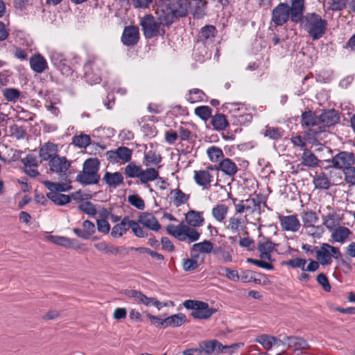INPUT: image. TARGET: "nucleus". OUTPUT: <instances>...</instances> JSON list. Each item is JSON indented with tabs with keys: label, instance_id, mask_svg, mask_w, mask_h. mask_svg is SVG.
Here are the masks:
<instances>
[{
	"label": "nucleus",
	"instance_id": "20e7f679",
	"mask_svg": "<svg viewBox=\"0 0 355 355\" xmlns=\"http://www.w3.org/2000/svg\"><path fill=\"white\" fill-rule=\"evenodd\" d=\"M327 22L315 13H308L305 16L304 28L313 40L321 38L325 33Z\"/></svg>",
	"mask_w": 355,
	"mask_h": 355
},
{
	"label": "nucleus",
	"instance_id": "9d476101",
	"mask_svg": "<svg viewBox=\"0 0 355 355\" xmlns=\"http://www.w3.org/2000/svg\"><path fill=\"white\" fill-rule=\"evenodd\" d=\"M139 24L144 36L149 39L155 37L159 33V26L162 25L160 23L158 24L151 15L141 17Z\"/></svg>",
	"mask_w": 355,
	"mask_h": 355
},
{
	"label": "nucleus",
	"instance_id": "f8f14e48",
	"mask_svg": "<svg viewBox=\"0 0 355 355\" xmlns=\"http://www.w3.org/2000/svg\"><path fill=\"white\" fill-rule=\"evenodd\" d=\"M291 18L289 6L286 3H279L272 11L271 21L278 26L288 22Z\"/></svg>",
	"mask_w": 355,
	"mask_h": 355
},
{
	"label": "nucleus",
	"instance_id": "473e14b6",
	"mask_svg": "<svg viewBox=\"0 0 355 355\" xmlns=\"http://www.w3.org/2000/svg\"><path fill=\"white\" fill-rule=\"evenodd\" d=\"M228 207L224 204H217L211 209V215L213 218L218 223H223L225 220L227 213Z\"/></svg>",
	"mask_w": 355,
	"mask_h": 355
},
{
	"label": "nucleus",
	"instance_id": "6e6552de",
	"mask_svg": "<svg viewBox=\"0 0 355 355\" xmlns=\"http://www.w3.org/2000/svg\"><path fill=\"white\" fill-rule=\"evenodd\" d=\"M315 255L318 262L322 266H326L331 264L333 257L338 259L340 253L338 248L328 243H322L320 248L316 250Z\"/></svg>",
	"mask_w": 355,
	"mask_h": 355
},
{
	"label": "nucleus",
	"instance_id": "0eeeda50",
	"mask_svg": "<svg viewBox=\"0 0 355 355\" xmlns=\"http://www.w3.org/2000/svg\"><path fill=\"white\" fill-rule=\"evenodd\" d=\"M302 125L309 127L306 135L309 139L318 140L319 135L324 132V127L319 124V117H317L311 111L305 112L302 114Z\"/></svg>",
	"mask_w": 355,
	"mask_h": 355
},
{
	"label": "nucleus",
	"instance_id": "1a4fd4ad",
	"mask_svg": "<svg viewBox=\"0 0 355 355\" xmlns=\"http://www.w3.org/2000/svg\"><path fill=\"white\" fill-rule=\"evenodd\" d=\"M204 355H218L223 353L225 349L236 350L239 343H234L230 345H223L217 340H211L199 343Z\"/></svg>",
	"mask_w": 355,
	"mask_h": 355
},
{
	"label": "nucleus",
	"instance_id": "680f3d73",
	"mask_svg": "<svg viewBox=\"0 0 355 355\" xmlns=\"http://www.w3.org/2000/svg\"><path fill=\"white\" fill-rule=\"evenodd\" d=\"M128 202L139 210H144L145 209V202L138 195H130L128 197Z\"/></svg>",
	"mask_w": 355,
	"mask_h": 355
},
{
	"label": "nucleus",
	"instance_id": "a18cd8bd",
	"mask_svg": "<svg viewBox=\"0 0 355 355\" xmlns=\"http://www.w3.org/2000/svg\"><path fill=\"white\" fill-rule=\"evenodd\" d=\"M140 223L136 220L130 219L129 229H131L134 235L138 238H145L148 236V234L143 227L140 226Z\"/></svg>",
	"mask_w": 355,
	"mask_h": 355
},
{
	"label": "nucleus",
	"instance_id": "b1692460",
	"mask_svg": "<svg viewBox=\"0 0 355 355\" xmlns=\"http://www.w3.org/2000/svg\"><path fill=\"white\" fill-rule=\"evenodd\" d=\"M275 243L270 239L263 238L259 242L258 250L260 253V259H267L268 261H271V252L275 249Z\"/></svg>",
	"mask_w": 355,
	"mask_h": 355
},
{
	"label": "nucleus",
	"instance_id": "e433bc0d",
	"mask_svg": "<svg viewBox=\"0 0 355 355\" xmlns=\"http://www.w3.org/2000/svg\"><path fill=\"white\" fill-rule=\"evenodd\" d=\"M159 176V172L153 168H148L146 170L141 169L139 180L142 184L155 180Z\"/></svg>",
	"mask_w": 355,
	"mask_h": 355
},
{
	"label": "nucleus",
	"instance_id": "bf43d9fd",
	"mask_svg": "<svg viewBox=\"0 0 355 355\" xmlns=\"http://www.w3.org/2000/svg\"><path fill=\"white\" fill-rule=\"evenodd\" d=\"M313 184L316 189H327L330 187V182L328 178L323 173L314 178Z\"/></svg>",
	"mask_w": 355,
	"mask_h": 355
},
{
	"label": "nucleus",
	"instance_id": "aec40b11",
	"mask_svg": "<svg viewBox=\"0 0 355 355\" xmlns=\"http://www.w3.org/2000/svg\"><path fill=\"white\" fill-rule=\"evenodd\" d=\"M254 341L260 344L266 350H270L273 346L284 345L283 340L268 334L259 335Z\"/></svg>",
	"mask_w": 355,
	"mask_h": 355
},
{
	"label": "nucleus",
	"instance_id": "3c124183",
	"mask_svg": "<svg viewBox=\"0 0 355 355\" xmlns=\"http://www.w3.org/2000/svg\"><path fill=\"white\" fill-rule=\"evenodd\" d=\"M141 166L134 162L129 163L125 168V175L130 178H139L141 172Z\"/></svg>",
	"mask_w": 355,
	"mask_h": 355
},
{
	"label": "nucleus",
	"instance_id": "4468645a",
	"mask_svg": "<svg viewBox=\"0 0 355 355\" xmlns=\"http://www.w3.org/2000/svg\"><path fill=\"white\" fill-rule=\"evenodd\" d=\"M278 219L283 231L297 232L302 225L296 215L279 216Z\"/></svg>",
	"mask_w": 355,
	"mask_h": 355
},
{
	"label": "nucleus",
	"instance_id": "423d86ee",
	"mask_svg": "<svg viewBox=\"0 0 355 355\" xmlns=\"http://www.w3.org/2000/svg\"><path fill=\"white\" fill-rule=\"evenodd\" d=\"M182 305L185 309L192 311L191 315L195 319L207 320L216 312V309L209 307L207 303L202 301L187 300Z\"/></svg>",
	"mask_w": 355,
	"mask_h": 355
},
{
	"label": "nucleus",
	"instance_id": "72a5a7b5",
	"mask_svg": "<svg viewBox=\"0 0 355 355\" xmlns=\"http://www.w3.org/2000/svg\"><path fill=\"white\" fill-rule=\"evenodd\" d=\"M302 164L308 168H314L318 165L319 160L309 150L304 148L301 156Z\"/></svg>",
	"mask_w": 355,
	"mask_h": 355
},
{
	"label": "nucleus",
	"instance_id": "052dcab7",
	"mask_svg": "<svg viewBox=\"0 0 355 355\" xmlns=\"http://www.w3.org/2000/svg\"><path fill=\"white\" fill-rule=\"evenodd\" d=\"M78 209L86 214L93 216L96 214L94 205L90 201H83L78 205Z\"/></svg>",
	"mask_w": 355,
	"mask_h": 355
},
{
	"label": "nucleus",
	"instance_id": "8fccbe9b",
	"mask_svg": "<svg viewBox=\"0 0 355 355\" xmlns=\"http://www.w3.org/2000/svg\"><path fill=\"white\" fill-rule=\"evenodd\" d=\"M119 162L121 163L129 162L132 157V150L128 147L121 146L116 149Z\"/></svg>",
	"mask_w": 355,
	"mask_h": 355
},
{
	"label": "nucleus",
	"instance_id": "ea45409f",
	"mask_svg": "<svg viewBox=\"0 0 355 355\" xmlns=\"http://www.w3.org/2000/svg\"><path fill=\"white\" fill-rule=\"evenodd\" d=\"M304 233L313 239H320L324 232L321 225H311L302 228Z\"/></svg>",
	"mask_w": 355,
	"mask_h": 355
},
{
	"label": "nucleus",
	"instance_id": "c9c22d12",
	"mask_svg": "<svg viewBox=\"0 0 355 355\" xmlns=\"http://www.w3.org/2000/svg\"><path fill=\"white\" fill-rule=\"evenodd\" d=\"M46 197L59 206L64 205L71 201V197L69 196L58 192H49L46 193Z\"/></svg>",
	"mask_w": 355,
	"mask_h": 355
},
{
	"label": "nucleus",
	"instance_id": "de8ad7c7",
	"mask_svg": "<svg viewBox=\"0 0 355 355\" xmlns=\"http://www.w3.org/2000/svg\"><path fill=\"white\" fill-rule=\"evenodd\" d=\"M213 254L225 263H230L232 261V253L230 250H225L223 247H218L214 249Z\"/></svg>",
	"mask_w": 355,
	"mask_h": 355
},
{
	"label": "nucleus",
	"instance_id": "f03ea898",
	"mask_svg": "<svg viewBox=\"0 0 355 355\" xmlns=\"http://www.w3.org/2000/svg\"><path fill=\"white\" fill-rule=\"evenodd\" d=\"M195 0H168L157 5L156 15L162 26H170L174 18L186 17L192 9Z\"/></svg>",
	"mask_w": 355,
	"mask_h": 355
},
{
	"label": "nucleus",
	"instance_id": "f704fd0d",
	"mask_svg": "<svg viewBox=\"0 0 355 355\" xmlns=\"http://www.w3.org/2000/svg\"><path fill=\"white\" fill-rule=\"evenodd\" d=\"M103 180L109 186L116 187L123 182V177L119 172H106L104 175Z\"/></svg>",
	"mask_w": 355,
	"mask_h": 355
},
{
	"label": "nucleus",
	"instance_id": "864d4df0",
	"mask_svg": "<svg viewBox=\"0 0 355 355\" xmlns=\"http://www.w3.org/2000/svg\"><path fill=\"white\" fill-rule=\"evenodd\" d=\"M205 98V94L199 89H193L189 91L187 100L191 103H196L203 101Z\"/></svg>",
	"mask_w": 355,
	"mask_h": 355
},
{
	"label": "nucleus",
	"instance_id": "603ef678",
	"mask_svg": "<svg viewBox=\"0 0 355 355\" xmlns=\"http://www.w3.org/2000/svg\"><path fill=\"white\" fill-rule=\"evenodd\" d=\"M207 154L212 162H217L224 156L223 150L217 147L212 146L207 150Z\"/></svg>",
	"mask_w": 355,
	"mask_h": 355
},
{
	"label": "nucleus",
	"instance_id": "412c9836",
	"mask_svg": "<svg viewBox=\"0 0 355 355\" xmlns=\"http://www.w3.org/2000/svg\"><path fill=\"white\" fill-rule=\"evenodd\" d=\"M47 240L51 243L60 245L62 247L70 249L77 250L80 248L78 241L74 239H69L64 236L49 235L46 237Z\"/></svg>",
	"mask_w": 355,
	"mask_h": 355
},
{
	"label": "nucleus",
	"instance_id": "6ab92c4d",
	"mask_svg": "<svg viewBox=\"0 0 355 355\" xmlns=\"http://www.w3.org/2000/svg\"><path fill=\"white\" fill-rule=\"evenodd\" d=\"M138 222L144 227L154 232H158L161 228L157 219L150 213H141L138 216Z\"/></svg>",
	"mask_w": 355,
	"mask_h": 355
},
{
	"label": "nucleus",
	"instance_id": "774afa93",
	"mask_svg": "<svg viewBox=\"0 0 355 355\" xmlns=\"http://www.w3.org/2000/svg\"><path fill=\"white\" fill-rule=\"evenodd\" d=\"M285 264L291 268H297L304 271V266L306 264V261L304 259L295 258L288 260L285 262Z\"/></svg>",
	"mask_w": 355,
	"mask_h": 355
},
{
	"label": "nucleus",
	"instance_id": "c85d7f7f",
	"mask_svg": "<svg viewBox=\"0 0 355 355\" xmlns=\"http://www.w3.org/2000/svg\"><path fill=\"white\" fill-rule=\"evenodd\" d=\"M129 220L128 216L124 217L120 223L112 227L110 235L114 239H118L125 234L129 230Z\"/></svg>",
	"mask_w": 355,
	"mask_h": 355
},
{
	"label": "nucleus",
	"instance_id": "2f4dec72",
	"mask_svg": "<svg viewBox=\"0 0 355 355\" xmlns=\"http://www.w3.org/2000/svg\"><path fill=\"white\" fill-rule=\"evenodd\" d=\"M331 238L335 242L338 243H344L348 236H349L351 232L350 230L344 226H340L335 227L332 230Z\"/></svg>",
	"mask_w": 355,
	"mask_h": 355
},
{
	"label": "nucleus",
	"instance_id": "5fc2aeb1",
	"mask_svg": "<svg viewBox=\"0 0 355 355\" xmlns=\"http://www.w3.org/2000/svg\"><path fill=\"white\" fill-rule=\"evenodd\" d=\"M44 184L49 190V192L61 193L63 191H67L70 189V187H68L64 184L52 182L50 181H44Z\"/></svg>",
	"mask_w": 355,
	"mask_h": 355
},
{
	"label": "nucleus",
	"instance_id": "49530a36",
	"mask_svg": "<svg viewBox=\"0 0 355 355\" xmlns=\"http://www.w3.org/2000/svg\"><path fill=\"white\" fill-rule=\"evenodd\" d=\"M242 220L238 216H232L228 219L226 228L232 233H238L242 227Z\"/></svg>",
	"mask_w": 355,
	"mask_h": 355
},
{
	"label": "nucleus",
	"instance_id": "37998d69",
	"mask_svg": "<svg viewBox=\"0 0 355 355\" xmlns=\"http://www.w3.org/2000/svg\"><path fill=\"white\" fill-rule=\"evenodd\" d=\"M245 204V210L250 214L254 213L257 210L259 209L261 200L258 196L250 197L245 200H243Z\"/></svg>",
	"mask_w": 355,
	"mask_h": 355
},
{
	"label": "nucleus",
	"instance_id": "a211bd4d",
	"mask_svg": "<svg viewBox=\"0 0 355 355\" xmlns=\"http://www.w3.org/2000/svg\"><path fill=\"white\" fill-rule=\"evenodd\" d=\"M305 11L304 0H291L289 12L293 22L298 23L303 17Z\"/></svg>",
	"mask_w": 355,
	"mask_h": 355
},
{
	"label": "nucleus",
	"instance_id": "2eb2a0df",
	"mask_svg": "<svg viewBox=\"0 0 355 355\" xmlns=\"http://www.w3.org/2000/svg\"><path fill=\"white\" fill-rule=\"evenodd\" d=\"M50 171L59 175H64L71 166L65 157L56 156L51 159L49 163Z\"/></svg>",
	"mask_w": 355,
	"mask_h": 355
},
{
	"label": "nucleus",
	"instance_id": "79ce46f5",
	"mask_svg": "<svg viewBox=\"0 0 355 355\" xmlns=\"http://www.w3.org/2000/svg\"><path fill=\"white\" fill-rule=\"evenodd\" d=\"M162 161V157L160 155L156 153L153 150H149L144 155V164L146 166H157Z\"/></svg>",
	"mask_w": 355,
	"mask_h": 355
},
{
	"label": "nucleus",
	"instance_id": "e2e57ef3",
	"mask_svg": "<svg viewBox=\"0 0 355 355\" xmlns=\"http://www.w3.org/2000/svg\"><path fill=\"white\" fill-rule=\"evenodd\" d=\"M195 114L203 121H207L211 114V110L208 106H199L195 109Z\"/></svg>",
	"mask_w": 355,
	"mask_h": 355
},
{
	"label": "nucleus",
	"instance_id": "4c0bfd02",
	"mask_svg": "<svg viewBox=\"0 0 355 355\" xmlns=\"http://www.w3.org/2000/svg\"><path fill=\"white\" fill-rule=\"evenodd\" d=\"M301 218L302 221V228L316 224L319 220L316 213L312 210L304 211L301 214Z\"/></svg>",
	"mask_w": 355,
	"mask_h": 355
},
{
	"label": "nucleus",
	"instance_id": "7c9ffc66",
	"mask_svg": "<svg viewBox=\"0 0 355 355\" xmlns=\"http://www.w3.org/2000/svg\"><path fill=\"white\" fill-rule=\"evenodd\" d=\"M322 225L328 230H332L335 227L340 225L342 218L337 213L332 211L327 215L322 216Z\"/></svg>",
	"mask_w": 355,
	"mask_h": 355
},
{
	"label": "nucleus",
	"instance_id": "09e8293b",
	"mask_svg": "<svg viewBox=\"0 0 355 355\" xmlns=\"http://www.w3.org/2000/svg\"><path fill=\"white\" fill-rule=\"evenodd\" d=\"M3 96L8 102L15 103L21 96V92L16 88H6L3 90Z\"/></svg>",
	"mask_w": 355,
	"mask_h": 355
},
{
	"label": "nucleus",
	"instance_id": "5701e85b",
	"mask_svg": "<svg viewBox=\"0 0 355 355\" xmlns=\"http://www.w3.org/2000/svg\"><path fill=\"white\" fill-rule=\"evenodd\" d=\"M31 69L35 73H42L48 69L46 60L40 53L33 55L29 59Z\"/></svg>",
	"mask_w": 355,
	"mask_h": 355
},
{
	"label": "nucleus",
	"instance_id": "58836bf2",
	"mask_svg": "<svg viewBox=\"0 0 355 355\" xmlns=\"http://www.w3.org/2000/svg\"><path fill=\"white\" fill-rule=\"evenodd\" d=\"M166 327H178L182 326L186 322V316L183 313L172 315L164 319Z\"/></svg>",
	"mask_w": 355,
	"mask_h": 355
},
{
	"label": "nucleus",
	"instance_id": "f257e3e1",
	"mask_svg": "<svg viewBox=\"0 0 355 355\" xmlns=\"http://www.w3.org/2000/svg\"><path fill=\"white\" fill-rule=\"evenodd\" d=\"M187 224L181 222L178 225L169 224L166 230L168 234L178 239L180 241L193 243L197 241L200 237V232L194 227L203 225L205 220L202 213L194 210L189 211L185 214Z\"/></svg>",
	"mask_w": 355,
	"mask_h": 355
},
{
	"label": "nucleus",
	"instance_id": "c03bdc74",
	"mask_svg": "<svg viewBox=\"0 0 355 355\" xmlns=\"http://www.w3.org/2000/svg\"><path fill=\"white\" fill-rule=\"evenodd\" d=\"M171 194L173 196V202L176 207L184 205L189 199V196L179 189L172 190Z\"/></svg>",
	"mask_w": 355,
	"mask_h": 355
},
{
	"label": "nucleus",
	"instance_id": "bb28decb",
	"mask_svg": "<svg viewBox=\"0 0 355 355\" xmlns=\"http://www.w3.org/2000/svg\"><path fill=\"white\" fill-rule=\"evenodd\" d=\"M338 121L339 116L334 110H330L324 112L319 116V124L322 127H324V130L325 127L334 125L335 124L338 123Z\"/></svg>",
	"mask_w": 355,
	"mask_h": 355
},
{
	"label": "nucleus",
	"instance_id": "cd10ccee",
	"mask_svg": "<svg viewBox=\"0 0 355 355\" xmlns=\"http://www.w3.org/2000/svg\"><path fill=\"white\" fill-rule=\"evenodd\" d=\"M58 146L52 142L45 143L40 149L39 155L44 161L51 160L54 157L58 156Z\"/></svg>",
	"mask_w": 355,
	"mask_h": 355
},
{
	"label": "nucleus",
	"instance_id": "6e6d98bb",
	"mask_svg": "<svg viewBox=\"0 0 355 355\" xmlns=\"http://www.w3.org/2000/svg\"><path fill=\"white\" fill-rule=\"evenodd\" d=\"M211 124L216 130H223L226 128L228 123L224 115L216 114L213 116Z\"/></svg>",
	"mask_w": 355,
	"mask_h": 355
},
{
	"label": "nucleus",
	"instance_id": "4d7b16f0",
	"mask_svg": "<svg viewBox=\"0 0 355 355\" xmlns=\"http://www.w3.org/2000/svg\"><path fill=\"white\" fill-rule=\"evenodd\" d=\"M141 300L140 301L139 304H143L146 306H154L158 310H160L162 307H164L166 306V303L160 302L155 297H147L144 293L142 295Z\"/></svg>",
	"mask_w": 355,
	"mask_h": 355
},
{
	"label": "nucleus",
	"instance_id": "393cba45",
	"mask_svg": "<svg viewBox=\"0 0 355 355\" xmlns=\"http://www.w3.org/2000/svg\"><path fill=\"white\" fill-rule=\"evenodd\" d=\"M213 175L207 170L194 171L193 179L196 183L202 189H209L212 181Z\"/></svg>",
	"mask_w": 355,
	"mask_h": 355
},
{
	"label": "nucleus",
	"instance_id": "0e129e2a",
	"mask_svg": "<svg viewBox=\"0 0 355 355\" xmlns=\"http://www.w3.org/2000/svg\"><path fill=\"white\" fill-rule=\"evenodd\" d=\"M216 28L212 25H207L202 28L200 34L205 41L212 40L216 35Z\"/></svg>",
	"mask_w": 355,
	"mask_h": 355
},
{
	"label": "nucleus",
	"instance_id": "dca6fc26",
	"mask_svg": "<svg viewBox=\"0 0 355 355\" xmlns=\"http://www.w3.org/2000/svg\"><path fill=\"white\" fill-rule=\"evenodd\" d=\"M355 162L354 153L349 152H340L332 159L333 165L338 168H347L351 167Z\"/></svg>",
	"mask_w": 355,
	"mask_h": 355
},
{
	"label": "nucleus",
	"instance_id": "c756f323",
	"mask_svg": "<svg viewBox=\"0 0 355 355\" xmlns=\"http://www.w3.org/2000/svg\"><path fill=\"white\" fill-rule=\"evenodd\" d=\"M218 169L227 176H234L238 171L236 164L230 158H224L219 162Z\"/></svg>",
	"mask_w": 355,
	"mask_h": 355
},
{
	"label": "nucleus",
	"instance_id": "13d9d810",
	"mask_svg": "<svg viewBox=\"0 0 355 355\" xmlns=\"http://www.w3.org/2000/svg\"><path fill=\"white\" fill-rule=\"evenodd\" d=\"M90 137L85 134L74 136L72 139V144L80 148H86L90 144Z\"/></svg>",
	"mask_w": 355,
	"mask_h": 355
},
{
	"label": "nucleus",
	"instance_id": "338daca9",
	"mask_svg": "<svg viewBox=\"0 0 355 355\" xmlns=\"http://www.w3.org/2000/svg\"><path fill=\"white\" fill-rule=\"evenodd\" d=\"M202 259L200 261H196L193 259H184L182 261V268L184 271L189 272L196 270L202 261Z\"/></svg>",
	"mask_w": 355,
	"mask_h": 355
},
{
	"label": "nucleus",
	"instance_id": "ddd939ff",
	"mask_svg": "<svg viewBox=\"0 0 355 355\" xmlns=\"http://www.w3.org/2000/svg\"><path fill=\"white\" fill-rule=\"evenodd\" d=\"M230 112L232 113V117L234 118V123L243 125L252 121V116L245 112L243 105L239 104H230Z\"/></svg>",
	"mask_w": 355,
	"mask_h": 355
},
{
	"label": "nucleus",
	"instance_id": "4be33fe9",
	"mask_svg": "<svg viewBox=\"0 0 355 355\" xmlns=\"http://www.w3.org/2000/svg\"><path fill=\"white\" fill-rule=\"evenodd\" d=\"M284 345H287L288 349H293L294 351H300L310 349V345L306 340L297 336H286Z\"/></svg>",
	"mask_w": 355,
	"mask_h": 355
},
{
	"label": "nucleus",
	"instance_id": "f3484780",
	"mask_svg": "<svg viewBox=\"0 0 355 355\" xmlns=\"http://www.w3.org/2000/svg\"><path fill=\"white\" fill-rule=\"evenodd\" d=\"M139 39V28L135 26H125L121 36L122 43L127 46L136 44Z\"/></svg>",
	"mask_w": 355,
	"mask_h": 355
},
{
	"label": "nucleus",
	"instance_id": "7ed1b4c3",
	"mask_svg": "<svg viewBox=\"0 0 355 355\" xmlns=\"http://www.w3.org/2000/svg\"><path fill=\"white\" fill-rule=\"evenodd\" d=\"M100 161L96 157L87 159L83 163V170L77 175V180L84 185L94 184L98 182L100 176L98 173Z\"/></svg>",
	"mask_w": 355,
	"mask_h": 355
},
{
	"label": "nucleus",
	"instance_id": "69168bd1",
	"mask_svg": "<svg viewBox=\"0 0 355 355\" xmlns=\"http://www.w3.org/2000/svg\"><path fill=\"white\" fill-rule=\"evenodd\" d=\"M247 262L268 270H271L273 269V266L270 263V261H268L267 259H260V260H258L248 258L247 259Z\"/></svg>",
	"mask_w": 355,
	"mask_h": 355
},
{
	"label": "nucleus",
	"instance_id": "39448f33",
	"mask_svg": "<svg viewBox=\"0 0 355 355\" xmlns=\"http://www.w3.org/2000/svg\"><path fill=\"white\" fill-rule=\"evenodd\" d=\"M103 61L96 56H89L84 65L85 78L91 84H97L101 81Z\"/></svg>",
	"mask_w": 355,
	"mask_h": 355
},
{
	"label": "nucleus",
	"instance_id": "a878e982",
	"mask_svg": "<svg viewBox=\"0 0 355 355\" xmlns=\"http://www.w3.org/2000/svg\"><path fill=\"white\" fill-rule=\"evenodd\" d=\"M83 230L73 228V233L78 237L87 240L95 233L96 227L94 223L86 220L83 222Z\"/></svg>",
	"mask_w": 355,
	"mask_h": 355
},
{
	"label": "nucleus",
	"instance_id": "9b49d317",
	"mask_svg": "<svg viewBox=\"0 0 355 355\" xmlns=\"http://www.w3.org/2000/svg\"><path fill=\"white\" fill-rule=\"evenodd\" d=\"M49 57L52 64L59 69L64 75L68 76L71 69L64 54L58 51L51 49L48 52Z\"/></svg>",
	"mask_w": 355,
	"mask_h": 355
},
{
	"label": "nucleus",
	"instance_id": "a19ab883",
	"mask_svg": "<svg viewBox=\"0 0 355 355\" xmlns=\"http://www.w3.org/2000/svg\"><path fill=\"white\" fill-rule=\"evenodd\" d=\"M191 252L209 254L213 252V243L209 241L195 243L191 247Z\"/></svg>",
	"mask_w": 355,
	"mask_h": 355
}]
</instances>
